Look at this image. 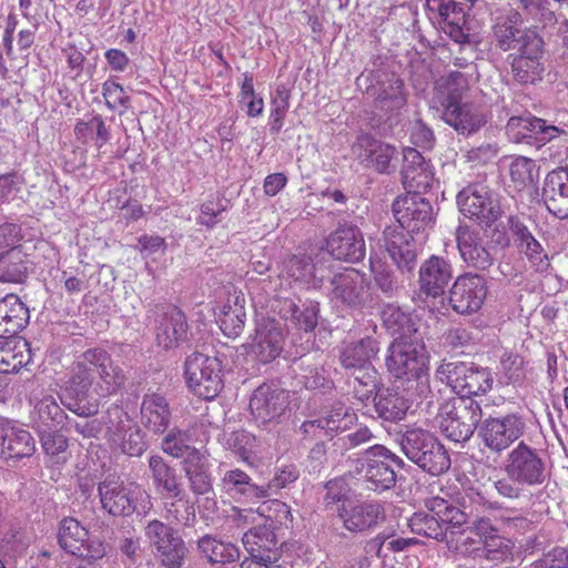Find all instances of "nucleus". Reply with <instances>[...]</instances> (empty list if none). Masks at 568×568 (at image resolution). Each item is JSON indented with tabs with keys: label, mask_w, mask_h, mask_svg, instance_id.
Here are the masks:
<instances>
[{
	"label": "nucleus",
	"mask_w": 568,
	"mask_h": 568,
	"mask_svg": "<svg viewBox=\"0 0 568 568\" xmlns=\"http://www.w3.org/2000/svg\"><path fill=\"white\" fill-rule=\"evenodd\" d=\"M126 382L124 371L115 365L103 348H89L73 362L64 383L67 395L73 399L71 408L79 416H94L101 400L116 394Z\"/></svg>",
	"instance_id": "obj_1"
},
{
	"label": "nucleus",
	"mask_w": 568,
	"mask_h": 568,
	"mask_svg": "<svg viewBox=\"0 0 568 568\" xmlns=\"http://www.w3.org/2000/svg\"><path fill=\"white\" fill-rule=\"evenodd\" d=\"M387 328L397 326L398 336L388 347L385 361L388 373L397 379L415 382L418 396L429 390V357L415 322H388Z\"/></svg>",
	"instance_id": "obj_2"
},
{
	"label": "nucleus",
	"mask_w": 568,
	"mask_h": 568,
	"mask_svg": "<svg viewBox=\"0 0 568 568\" xmlns=\"http://www.w3.org/2000/svg\"><path fill=\"white\" fill-rule=\"evenodd\" d=\"M101 507L112 516L126 517L134 511L146 513L151 507L150 495L134 481L110 475L98 485Z\"/></svg>",
	"instance_id": "obj_3"
},
{
	"label": "nucleus",
	"mask_w": 568,
	"mask_h": 568,
	"mask_svg": "<svg viewBox=\"0 0 568 568\" xmlns=\"http://www.w3.org/2000/svg\"><path fill=\"white\" fill-rule=\"evenodd\" d=\"M408 459L433 476L447 471L450 457L444 445L429 432L420 428L408 429L400 443Z\"/></svg>",
	"instance_id": "obj_4"
},
{
	"label": "nucleus",
	"mask_w": 568,
	"mask_h": 568,
	"mask_svg": "<svg viewBox=\"0 0 568 568\" xmlns=\"http://www.w3.org/2000/svg\"><path fill=\"white\" fill-rule=\"evenodd\" d=\"M184 375L187 388L199 398L212 400L224 388L223 363L217 356L194 352L185 359Z\"/></svg>",
	"instance_id": "obj_5"
},
{
	"label": "nucleus",
	"mask_w": 568,
	"mask_h": 568,
	"mask_svg": "<svg viewBox=\"0 0 568 568\" xmlns=\"http://www.w3.org/2000/svg\"><path fill=\"white\" fill-rule=\"evenodd\" d=\"M481 408L473 398H450L444 402L437 415L442 433L450 440L469 439L480 420Z\"/></svg>",
	"instance_id": "obj_6"
},
{
	"label": "nucleus",
	"mask_w": 568,
	"mask_h": 568,
	"mask_svg": "<svg viewBox=\"0 0 568 568\" xmlns=\"http://www.w3.org/2000/svg\"><path fill=\"white\" fill-rule=\"evenodd\" d=\"M439 382L447 384L458 394L457 398H471L486 394L493 387L494 378L488 368L464 362H443L436 371Z\"/></svg>",
	"instance_id": "obj_7"
},
{
	"label": "nucleus",
	"mask_w": 568,
	"mask_h": 568,
	"mask_svg": "<svg viewBox=\"0 0 568 568\" xmlns=\"http://www.w3.org/2000/svg\"><path fill=\"white\" fill-rule=\"evenodd\" d=\"M58 545L67 554L88 562L102 559L106 554L105 542L74 517L60 520L57 532Z\"/></svg>",
	"instance_id": "obj_8"
},
{
	"label": "nucleus",
	"mask_w": 568,
	"mask_h": 568,
	"mask_svg": "<svg viewBox=\"0 0 568 568\" xmlns=\"http://www.w3.org/2000/svg\"><path fill=\"white\" fill-rule=\"evenodd\" d=\"M545 463L536 448L519 442L507 455L505 473L521 486H539L545 481Z\"/></svg>",
	"instance_id": "obj_9"
},
{
	"label": "nucleus",
	"mask_w": 568,
	"mask_h": 568,
	"mask_svg": "<svg viewBox=\"0 0 568 568\" xmlns=\"http://www.w3.org/2000/svg\"><path fill=\"white\" fill-rule=\"evenodd\" d=\"M525 429L524 418L516 413H510L500 417L486 418L479 428V436L485 447L499 454L518 440L525 434Z\"/></svg>",
	"instance_id": "obj_10"
},
{
	"label": "nucleus",
	"mask_w": 568,
	"mask_h": 568,
	"mask_svg": "<svg viewBox=\"0 0 568 568\" xmlns=\"http://www.w3.org/2000/svg\"><path fill=\"white\" fill-rule=\"evenodd\" d=\"M242 542L250 557L241 562V568H285L277 562L273 551L277 540L273 529L266 524L247 530Z\"/></svg>",
	"instance_id": "obj_11"
},
{
	"label": "nucleus",
	"mask_w": 568,
	"mask_h": 568,
	"mask_svg": "<svg viewBox=\"0 0 568 568\" xmlns=\"http://www.w3.org/2000/svg\"><path fill=\"white\" fill-rule=\"evenodd\" d=\"M487 293V281L483 275L466 273L455 280L449 303L457 314L470 315L481 308Z\"/></svg>",
	"instance_id": "obj_12"
},
{
	"label": "nucleus",
	"mask_w": 568,
	"mask_h": 568,
	"mask_svg": "<svg viewBox=\"0 0 568 568\" xmlns=\"http://www.w3.org/2000/svg\"><path fill=\"white\" fill-rule=\"evenodd\" d=\"M460 212L480 223H494L503 214L499 202L493 197L486 186L468 185L457 195Z\"/></svg>",
	"instance_id": "obj_13"
},
{
	"label": "nucleus",
	"mask_w": 568,
	"mask_h": 568,
	"mask_svg": "<svg viewBox=\"0 0 568 568\" xmlns=\"http://www.w3.org/2000/svg\"><path fill=\"white\" fill-rule=\"evenodd\" d=\"M393 214L398 227L407 233L424 231L433 222V206L418 194H406L393 203Z\"/></svg>",
	"instance_id": "obj_14"
},
{
	"label": "nucleus",
	"mask_w": 568,
	"mask_h": 568,
	"mask_svg": "<svg viewBox=\"0 0 568 568\" xmlns=\"http://www.w3.org/2000/svg\"><path fill=\"white\" fill-rule=\"evenodd\" d=\"M403 460L390 453L382 445H374L365 453V463L363 470L366 480L372 485V489H388L394 486L396 475L394 465L400 466Z\"/></svg>",
	"instance_id": "obj_15"
},
{
	"label": "nucleus",
	"mask_w": 568,
	"mask_h": 568,
	"mask_svg": "<svg viewBox=\"0 0 568 568\" xmlns=\"http://www.w3.org/2000/svg\"><path fill=\"white\" fill-rule=\"evenodd\" d=\"M471 8L477 0H465ZM430 11L440 17L443 31L456 43H470V33L466 22V13L459 0H427Z\"/></svg>",
	"instance_id": "obj_16"
},
{
	"label": "nucleus",
	"mask_w": 568,
	"mask_h": 568,
	"mask_svg": "<svg viewBox=\"0 0 568 568\" xmlns=\"http://www.w3.org/2000/svg\"><path fill=\"white\" fill-rule=\"evenodd\" d=\"M290 404L285 389L263 384L258 386L250 398L251 414L261 424L278 418Z\"/></svg>",
	"instance_id": "obj_17"
},
{
	"label": "nucleus",
	"mask_w": 568,
	"mask_h": 568,
	"mask_svg": "<svg viewBox=\"0 0 568 568\" xmlns=\"http://www.w3.org/2000/svg\"><path fill=\"white\" fill-rule=\"evenodd\" d=\"M276 322H257L255 335L245 345L246 355L253 361L266 364L275 359L283 347V332Z\"/></svg>",
	"instance_id": "obj_18"
},
{
	"label": "nucleus",
	"mask_w": 568,
	"mask_h": 568,
	"mask_svg": "<svg viewBox=\"0 0 568 568\" xmlns=\"http://www.w3.org/2000/svg\"><path fill=\"white\" fill-rule=\"evenodd\" d=\"M328 253L336 260L358 262L365 256V243L358 227L344 225L334 231L326 240Z\"/></svg>",
	"instance_id": "obj_19"
},
{
	"label": "nucleus",
	"mask_w": 568,
	"mask_h": 568,
	"mask_svg": "<svg viewBox=\"0 0 568 568\" xmlns=\"http://www.w3.org/2000/svg\"><path fill=\"white\" fill-rule=\"evenodd\" d=\"M343 527L352 532H362L376 526L384 518V508L378 503L344 501L337 509Z\"/></svg>",
	"instance_id": "obj_20"
},
{
	"label": "nucleus",
	"mask_w": 568,
	"mask_h": 568,
	"mask_svg": "<svg viewBox=\"0 0 568 568\" xmlns=\"http://www.w3.org/2000/svg\"><path fill=\"white\" fill-rule=\"evenodd\" d=\"M442 119L456 132L470 135L487 123L484 110L473 102H457L442 108Z\"/></svg>",
	"instance_id": "obj_21"
},
{
	"label": "nucleus",
	"mask_w": 568,
	"mask_h": 568,
	"mask_svg": "<svg viewBox=\"0 0 568 568\" xmlns=\"http://www.w3.org/2000/svg\"><path fill=\"white\" fill-rule=\"evenodd\" d=\"M453 278V267L444 257L432 255L419 268L418 283L420 293L430 297L444 295Z\"/></svg>",
	"instance_id": "obj_22"
},
{
	"label": "nucleus",
	"mask_w": 568,
	"mask_h": 568,
	"mask_svg": "<svg viewBox=\"0 0 568 568\" xmlns=\"http://www.w3.org/2000/svg\"><path fill=\"white\" fill-rule=\"evenodd\" d=\"M507 224L518 252L528 260L531 267L536 271H546L550 265L548 254L541 244L534 237L520 217L517 215H510Z\"/></svg>",
	"instance_id": "obj_23"
},
{
	"label": "nucleus",
	"mask_w": 568,
	"mask_h": 568,
	"mask_svg": "<svg viewBox=\"0 0 568 568\" xmlns=\"http://www.w3.org/2000/svg\"><path fill=\"white\" fill-rule=\"evenodd\" d=\"M374 105L383 111H396L407 103L404 80L396 73L384 74L372 87Z\"/></svg>",
	"instance_id": "obj_24"
},
{
	"label": "nucleus",
	"mask_w": 568,
	"mask_h": 568,
	"mask_svg": "<svg viewBox=\"0 0 568 568\" xmlns=\"http://www.w3.org/2000/svg\"><path fill=\"white\" fill-rule=\"evenodd\" d=\"M353 153L364 161H369V165L379 173H387L392 160L396 156V148L383 143L375 138L363 134L356 139L352 148Z\"/></svg>",
	"instance_id": "obj_25"
},
{
	"label": "nucleus",
	"mask_w": 568,
	"mask_h": 568,
	"mask_svg": "<svg viewBox=\"0 0 568 568\" xmlns=\"http://www.w3.org/2000/svg\"><path fill=\"white\" fill-rule=\"evenodd\" d=\"M384 240L385 247L398 268L410 270L416 261L412 233H407L396 225L387 226L384 231Z\"/></svg>",
	"instance_id": "obj_26"
},
{
	"label": "nucleus",
	"mask_w": 568,
	"mask_h": 568,
	"mask_svg": "<svg viewBox=\"0 0 568 568\" xmlns=\"http://www.w3.org/2000/svg\"><path fill=\"white\" fill-rule=\"evenodd\" d=\"M547 210L558 219H568V172H550L542 190Z\"/></svg>",
	"instance_id": "obj_27"
},
{
	"label": "nucleus",
	"mask_w": 568,
	"mask_h": 568,
	"mask_svg": "<svg viewBox=\"0 0 568 568\" xmlns=\"http://www.w3.org/2000/svg\"><path fill=\"white\" fill-rule=\"evenodd\" d=\"M1 439L2 455L7 460L30 457L36 450L31 434L11 422L2 424Z\"/></svg>",
	"instance_id": "obj_28"
},
{
	"label": "nucleus",
	"mask_w": 568,
	"mask_h": 568,
	"mask_svg": "<svg viewBox=\"0 0 568 568\" xmlns=\"http://www.w3.org/2000/svg\"><path fill=\"white\" fill-rule=\"evenodd\" d=\"M457 246L462 258L469 265L486 270L493 264L490 253L483 246L479 234L468 226L457 230Z\"/></svg>",
	"instance_id": "obj_29"
},
{
	"label": "nucleus",
	"mask_w": 568,
	"mask_h": 568,
	"mask_svg": "<svg viewBox=\"0 0 568 568\" xmlns=\"http://www.w3.org/2000/svg\"><path fill=\"white\" fill-rule=\"evenodd\" d=\"M191 490L196 495H206L213 489L207 457L200 450H193L182 462Z\"/></svg>",
	"instance_id": "obj_30"
},
{
	"label": "nucleus",
	"mask_w": 568,
	"mask_h": 568,
	"mask_svg": "<svg viewBox=\"0 0 568 568\" xmlns=\"http://www.w3.org/2000/svg\"><path fill=\"white\" fill-rule=\"evenodd\" d=\"M425 506L438 517L444 528V538L446 540L455 536L467 524V514L439 496L426 499Z\"/></svg>",
	"instance_id": "obj_31"
},
{
	"label": "nucleus",
	"mask_w": 568,
	"mask_h": 568,
	"mask_svg": "<svg viewBox=\"0 0 568 568\" xmlns=\"http://www.w3.org/2000/svg\"><path fill=\"white\" fill-rule=\"evenodd\" d=\"M171 413L166 399L159 394H148L141 405V423L150 432L162 434L166 430Z\"/></svg>",
	"instance_id": "obj_32"
},
{
	"label": "nucleus",
	"mask_w": 568,
	"mask_h": 568,
	"mask_svg": "<svg viewBox=\"0 0 568 568\" xmlns=\"http://www.w3.org/2000/svg\"><path fill=\"white\" fill-rule=\"evenodd\" d=\"M30 362L31 349L27 339L0 341V374H18Z\"/></svg>",
	"instance_id": "obj_33"
},
{
	"label": "nucleus",
	"mask_w": 568,
	"mask_h": 568,
	"mask_svg": "<svg viewBox=\"0 0 568 568\" xmlns=\"http://www.w3.org/2000/svg\"><path fill=\"white\" fill-rule=\"evenodd\" d=\"M67 415L52 395H44L36 404L31 412V422L39 433L57 429Z\"/></svg>",
	"instance_id": "obj_34"
},
{
	"label": "nucleus",
	"mask_w": 568,
	"mask_h": 568,
	"mask_svg": "<svg viewBox=\"0 0 568 568\" xmlns=\"http://www.w3.org/2000/svg\"><path fill=\"white\" fill-rule=\"evenodd\" d=\"M493 37L503 51H508L514 47L516 36L519 33L521 17L514 9L497 10L494 13Z\"/></svg>",
	"instance_id": "obj_35"
},
{
	"label": "nucleus",
	"mask_w": 568,
	"mask_h": 568,
	"mask_svg": "<svg viewBox=\"0 0 568 568\" xmlns=\"http://www.w3.org/2000/svg\"><path fill=\"white\" fill-rule=\"evenodd\" d=\"M149 467L152 473L155 489L169 497H179L182 493V485L176 471L161 456H151Z\"/></svg>",
	"instance_id": "obj_36"
},
{
	"label": "nucleus",
	"mask_w": 568,
	"mask_h": 568,
	"mask_svg": "<svg viewBox=\"0 0 568 568\" xmlns=\"http://www.w3.org/2000/svg\"><path fill=\"white\" fill-rule=\"evenodd\" d=\"M374 407L382 419L396 423L406 416L409 404L397 390L386 388L375 395Z\"/></svg>",
	"instance_id": "obj_37"
},
{
	"label": "nucleus",
	"mask_w": 568,
	"mask_h": 568,
	"mask_svg": "<svg viewBox=\"0 0 568 568\" xmlns=\"http://www.w3.org/2000/svg\"><path fill=\"white\" fill-rule=\"evenodd\" d=\"M378 348L374 338L367 336L357 343L347 345L341 353V364L346 369H364L372 367L371 358L376 355Z\"/></svg>",
	"instance_id": "obj_38"
},
{
	"label": "nucleus",
	"mask_w": 568,
	"mask_h": 568,
	"mask_svg": "<svg viewBox=\"0 0 568 568\" xmlns=\"http://www.w3.org/2000/svg\"><path fill=\"white\" fill-rule=\"evenodd\" d=\"M281 276L290 284L316 286L315 265L307 255H293L283 264Z\"/></svg>",
	"instance_id": "obj_39"
},
{
	"label": "nucleus",
	"mask_w": 568,
	"mask_h": 568,
	"mask_svg": "<svg viewBox=\"0 0 568 568\" xmlns=\"http://www.w3.org/2000/svg\"><path fill=\"white\" fill-rule=\"evenodd\" d=\"M28 256L18 246L0 254V282L21 283L27 277Z\"/></svg>",
	"instance_id": "obj_40"
},
{
	"label": "nucleus",
	"mask_w": 568,
	"mask_h": 568,
	"mask_svg": "<svg viewBox=\"0 0 568 568\" xmlns=\"http://www.w3.org/2000/svg\"><path fill=\"white\" fill-rule=\"evenodd\" d=\"M468 90V77L459 71H450L437 82V97L440 106L460 102Z\"/></svg>",
	"instance_id": "obj_41"
},
{
	"label": "nucleus",
	"mask_w": 568,
	"mask_h": 568,
	"mask_svg": "<svg viewBox=\"0 0 568 568\" xmlns=\"http://www.w3.org/2000/svg\"><path fill=\"white\" fill-rule=\"evenodd\" d=\"M506 131L515 142H521L540 133L557 132L558 129L546 126V122L539 118L511 116L506 124Z\"/></svg>",
	"instance_id": "obj_42"
},
{
	"label": "nucleus",
	"mask_w": 568,
	"mask_h": 568,
	"mask_svg": "<svg viewBox=\"0 0 568 568\" xmlns=\"http://www.w3.org/2000/svg\"><path fill=\"white\" fill-rule=\"evenodd\" d=\"M74 135L78 141L87 144L94 142L98 150L102 149L110 140L111 133L101 115H93L88 121H78L74 126Z\"/></svg>",
	"instance_id": "obj_43"
},
{
	"label": "nucleus",
	"mask_w": 568,
	"mask_h": 568,
	"mask_svg": "<svg viewBox=\"0 0 568 568\" xmlns=\"http://www.w3.org/2000/svg\"><path fill=\"white\" fill-rule=\"evenodd\" d=\"M529 361L518 351L504 348L499 356V373L509 383H523L528 373Z\"/></svg>",
	"instance_id": "obj_44"
},
{
	"label": "nucleus",
	"mask_w": 568,
	"mask_h": 568,
	"mask_svg": "<svg viewBox=\"0 0 568 568\" xmlns=\"http://www.w3.org/2000/svg\"><path fill=\"white\" fill-rule=\"evenodd\" d=\"M197 545L201 552L212 564L233 562L240 557L235 545L217 540L211 536L202 537Z\"/></svg>",
	"instance_id": "obj_45"
},
{
	"label": "nucleus",
	"mask_w": 568,
	"mask_h": 568,
	"mask_svg": "<svg viewBox=\"0 0 568 568\" xmlns=\"http://www.w3.org/2000/svg\"><path fill=\"white\" fill-rule=\"evenodd\" d=\"M402 175L407 194L422 195L430 190L434 183V172L429 164L403 168Z\"/></svg>",
	"instance_id": "obj_46"
},
{
	"label": "nucleus",
	"mask_w": 568,
	"mask_h": 568,
	"mask_svg": "<svg viewBox=\"0 0 568 568\" xmlns=\"http://www.w3.org/2000/svg\"><path fill=\"white\" fill-rule=\"evenodd\" d=\"M538 173L536 162L526 156L513 159L509 165L510 180L518 191L532 186L538 179Z\"/></svg>",
	"instance_id": "obj_47"
},
{
	"label": "nucleus",
	"mask_w": 568,
	"mask_h": 568,
	"mask_svg": "<svg viewBox=\"0 0 568 568\" xmlns=\"http://www.w3.org/2000/svg\"><path fill=\"white\" fill-rule=\"evenodd\" d=\"M276 308L282 320H317L320 313V304L312 300L296 304L292 298H282L277 301Z\"/></svg>",
	"instance_id": "obj_48"
},
{
	"label": "nucleus",
	"mask_w": 568,
	"mask_h": 568,
	"mask_svg": "<svg viewBox=\"0 0 568 568\" xmlns=\"http://www.w3.org/2000/svg\"><path fill=\"white\" fill-rule=\"evenodd\" d=\"M189 335L187 322H160L156 327L158 345L165 349L189 341Z\"/></svg>",
	"instance_id": "obj_49"
},
{
	"label": "nucleus",
	"mask_w": 568,
	"mask_h": 568,
	"mask_svg": "<svg viewBox=\"0 0 568 568\" xmlns=\"http://www.w3.org/2000/svg\"><path fill=\"white\" fill-rule=\"evenodd\" d=\"M257 514L265 519L264 524L273 530L293 521L291 508L287 504L278 499H272L263 503L257 508Z\"/></svg>",
	"instance_id": "obj_50"
},
{
	"label": "nucleus",
	"mask_w": 568,
	"mask_h": 568,
	"mask_svg": "<svg viewBox=\"0 0 568 568\" xmlns=\"http://www.w3.org/2000/svg\"><path fill=\"white\" fill-rule=\"evenodd\" d=\"M130 417L122 406L118 404L111 405L105 415V436L113 443H119L124 438L130 427Z\"/></svg>",
	"instance_id": "obj_51"
},
{
	"label": "nucleus",
	"mask_w": 568,
	"mask_h": 568,
	"mask_svg": "<svg viewBox=\"0 0 568 568\" xmlns=\"http://www.w3.org/2000/svg\"><path fill=\"white\" fill-rule=\"evenodd\" d=\"M359 280V273L354 268L337 274L333 281L335 295L348 304L354 303L358 297Z\"/></svg>",
	"instance_id": "obj_52"
},
{
	"label": "nucleus",
	"mask_w": 568,
	"mask_h": 568,
	"mask_svg": "<svg viewBox=\"0 0 568 568\" xmlns=\"http://www.w3.org/2000/svg\"><path fill=\"white\" fill-rule=\"evenodd\" d=\"M102 95L108 109L119 114L125 113L131 106V98L124 88L114 80L108 79L103 82Z\"/></svg>",
	"instance_id": "obj_53"
},
{
	"label": "nucleus",
	"mask_w": 568,
	"mask_h": 568,
	"mask_svg": "<svg viewBox=\"0 0 568 568\" xmlns=\"http://www.w3.org/2000/svg\"><path fill=\"white\" fill-rule=\"evenodd\" d=\"M408 526L412 532L433 539H443L445 536L444 528L438 517L425 513H415L408 519Z\"/></svg>",
	"instance_id": "obj_54"
},
{
	"label": "nucleus",
	"mask_w": 568,
	"mask_h": 568,
	"mask_svg": "<svg viewBox=\"0 0 568 568\" xmlns=\"http://www.w3.org/2000/svg\"><path fill=\"white\" fill-rule=\"evenodd\" d=\"M542 70L541 62L534 58L514 55L511 60V72L514 79L519 83H534L540 79Z\"/></svg>",
	"instance_id": "obj_55"
},
{
	"label": "nucleus",
	"mask_w": 568,
	"mask_h": 568,
	"mask_svg": "<svg viewBox=\"0 0 568 568\" xmlns=\"http://www.w3.org/2000/svg\"><path fill=\"white\" fill-rule=\"evenodd\" d=\"M239 102L246 105V114L250 118L262 115L264 100L255 94L254 80L248 72L243 73V81L240 84Z\"/></svg>",
	"instance_id": "obj_56"
},
{
	"label": "nucleus",
	"mask_w": 568,
	"mask_h": 568,
	"mask_svg": "<svg viewBox=\"0 0 568 568\" xmlns=\"http://www.w3.org/2000/svg\"><path fill=\"white\" fill-rule=\"evenodd\" d=\"M190 442L191 437L186 432L173 428L163 438L162 449L165 454L174 458L183 457L184 459L191 452L197 450L190 446Z\"/></svg>",
	"instance_id": "obj_57"
},
{
	"label": "nucleus",
	"mask_w": 568,
	"mask_h": 568,
	"mask_svg": "<svg viewBox=\"0 0 568 568\" xmlns=\"http://www.w3.org/2000/svg\"><path fill=\"white\" fill-rule=\"evenodd\" d=\"M163 566L166 568H182L186 554L185 544L182 538L175 534L171 541L156 549Z\"/></svg>",
	"instance_id": "obj_58"
},
{
	"label": "nucleus",
	"mask_w": 568,
	"mask_h": 568,
	"mask_svg": "<svg viewBox=\"0 0 568 568\" xmlns=\"http://www.w3.org/2000/svg\"><path fill=\"white\" fill-rule=\"evenodd\" d=\"M515 542L504 536L498 535L493 539H488L483 546V554L488 560L496 562H506L513 559Z\"/></svg>",
	"instance_id": "obj_59"
},
{
	"label": "nucleus",
	"mask_w": 568,
	"mask_h": 568,
	"mask_svg": "<svg viewBox=\"0 0 568 568\" xmlns=\"http://www.w3.org/2000/svg\"><path fill=\"white\" fill-rule=\"evenodd\" d=\"M357 373L353 382V392L355 397L364 403L377 394V373L373 367L357 371Z\"/></svg>",
	"instance_id": "obj_60"
},
{
	"label": "nucleus",
	"mask_w": 568,
	"mask_h": 568,
	"mask_svg": "<svg viewBox=\"0 0 568 568\" xmlns=\"http://www.w3.org/2000/svg\"><path fill=\"white\" fill-rule=\"evenodd\" d=\"M41 434V445L47 456L54 463L65 462L68 439L57 432H45Z\"/></svg>",
	"instance_id": "obj_61"
},
{
	"label": "nucleus",
	"mask_w": 568,
	"mask_h": 568,
	"mask_svg": "<svg viewBox=\"0 0 568 568\" xmlns=\"http://www.w3.org/2000/svg\"><path fill=\"white\" fill-rule=\"evenodd\" d=\"M28 306L16 294H7L0 300V320H29Z\"/></svg>",
	"instance_id": "obj_62"
},
{
	"label": "nucleus",
	"mask_w": 568,
	"mask_h": 568,
	"mask_svg": "<svg viewBox=\"0 0 568 568\" xmlns=\"http://www.w3.org/2000/svg\"><path fill=\"white\" fill-rule=\"evenodd\" d=\"M518 43L519 53L517 55L529 57L540 61L544 41L535 31H525L519 37Z\"/></svg>",
	"instance_id": "obj_63"
},
{
	"label": "nucleus",
	"mask_w": 568,
	"mask_h": 568,
	"mask_svg": "<svg viewBox=\"0 0 568 568\" xmlns=\"http://www.w3.org/2000/svg\"><path fill=\"white\" fill-rule=\"evenodd\" d=\"M531 568H568V550L556 547L534 561Z\"/></svg>",
	"instance_id": "obj_64"
}]
</instances>
